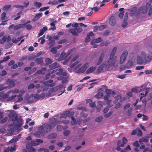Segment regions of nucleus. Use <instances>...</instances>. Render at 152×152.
<instances>
[{"label":"nucleus","mask_w":152,"mask_h":152,"mask_svg":"<svg viewBox=\"0 0 152 152\" xmlns=\"http://www.w3.org/2000/svg\"><path fill=\"white\" fill-rule=\"evenodd\" d=\"M51 122L52 124H53V125L54 126V127L56 126V124H61L62 123V122L57 120V119L55 118H54Z\"/></svg>","instance_id":"obj_18"},{"label":"nucleus","mask_w":152,"mask_h":152,"mask_svg":"<svg viewBox=\"0 0 152 152\" xmlns=\"http://www.w3.org/2000/svg\"><path fill=\"white\" fill-rule=\"evenodd\" d=\"M50 25L52 26V27L50 28L49 29L52 30V31L55 30L56 29V27L55 26V23L53 22H52L50 23Z\"/></svg>","instance_id":"obj_40"},{"label":"nucleus","mask_w":152,"mask_h":152,"mask_svg":"<svg viewBox=\"0 0 152 152\" xmlns=\"http://www.w3.org/2000/svg\"><path fill=\"white\" fill-rule=\"evenodd\" d=\"M147 95L145 94L141 93L140 95V100H141L144 97H145Z\"/></svg>","instance_id":"obj_63"},{"label":"nucleus","mask_w":152,"mask_h":152,"mask_svg":"<svg viewBox=\"0 0 152 152\" xmlns=\"http://www.w3.org/2000/svg\"><path fill=\"white\" fill-rule=\"evenodd\" d=\"M34 5L36 7L40 8L42 6V4L41 2H36L34 3Z\"/></svg>","instance_id":"obj_38"},{"label":"nucleus","mask_w":152,"mask_h":152,"mask_svg":"<svg viewBox=\"0 0 152 152\" xmlns=\"http://www.w3.org/2000/svg\"><path fill=\"white\" fill-rule=\"evenodd\" d=\"M148 141V140L145 138H142L140 139L139 140L140 142H147Z\"/></svg>","instance_id":"obj_49"},{"label":"nucleus","mask_w":152,"mask_h":152,"mask_svg":"<svg viewBox=\"0 0 152 152\" xmlns=\"http://www.w3.org/2000/svg\"><path fill=\"white\" fill-rule=\"evenodd\" d=\"M95 67L91 66L88 69L86 72V74H88L89 73L92 72L96 69Z\"/></svg>","instance_id":"obj_17"},{"label":"nucleus","mask_w":152,"mask_h":152,"mask_svg":"<svg viewBox=\"0 0 152 152\" xmlns=\"http://www.w3.org/2000/svg\"><path fill=\"white\" fill-rule=\"evenodd\" d=\"M90 9H91V10L94 11L95 12L98 11L100 9L99 8L97 7L96 6L95 7L92 8H91Z\"/></svg>","instance_id":"obj_44"},{"label":"nucleus","mask_w":152,"mask_h":152,"mask_svg":"<svg viewBox=\"0 0 152 152\" xmlns=\"http://www.w3.org/2000/svg\"><path fill=\"white\" fill-rule=\"evenodd\" d=\"M9 117L11 118V120L12 121H14L17 119V116L15 113L11 112L8 114Z\"/></svg>","instance_id":"obj_8"},{"label":"nucleus","mask_w":152,"mask_h":152,"mask_svg":"<svg viewBox=\"0 0 152 152\" xmlns=\"http://www.w3.org/2000/svg\"><path fill=\"white\" fill-rule=\"evenodd\" d=\"M56 73V75L58 76H60L62 75V72L63 70L61 69H58Z\"/></svg>","instance_id":"obj_41"},{"label":"nucleus","mask_w":152,"mask_h":152,"mask_svg":"<svg viewBox=\"0 0 152 152\" xmlns=\"http://www.w3.org/2000/svg\"><path fill=\"white\" fill-rule=\"evenodd\" d=\"M112 113V111H110L108 113L104 115V116L106 118H108L110 116Z\"/></svg>","instance_id":"obj_58"},{"label":"nucleus","mask_w":152,"mask_h":152,"mask_svg":"<svg viewBox=\"0 0 152 152\" xmlns=\"http://www.w3.org/2000/svg\"><path fill=\"white\" fill-rule=\"evenodd\" d=\"M99 30L102 31L106 27V26L104 25H102L99 26Z\"/></svg>","instance_id":"obj_46"},{"label":"nucleus","mask_w":152,"mask_h":152,"mask_svg":"<svg viewBox=\"0 0 152 152\" xmlns=\"http://www.w3.org/2000/svg\"><path fill=\"white\" fill-rule=\"evenodd\" d=\"M136 130L137 131V135L138 137H141L142 135V132L141 130L138 127L136 128Z\"/></svg>","instance_id":"obj_36"},{"label":"nucleus","mask_w":152,"mask_h":152,"mask_svg":"<svg viewBox=\"0 0 152 152\" xmlns=\"http://www.w3.org/2000/svg\"><path fill=\"white\" fill-rule=\"evenodd\" d=\"M18 140V139L17 138H13V139H12L11 140L9 141V142L10 143H15Z\"/></svg>","instance_id":"obj_61"},{"label":"nucleus","mask_w":152,"mask_h":152,"mask_svg":"<svg viewBox=\"0 0 152 152\" xmlns=\"http://www.w3.org/2000/svg\"><path fill=\"white\" fill-rule=\"evenodd\" d=\"M54 128V126L50 122L48 124H44V126H40L38 128V130H41L44 133H45L50 132L52 129Z\"/></svg>","instance_id":"obj_3"},{"label":"nucleus","mask_w":152,"mask_h":152,"mask_svg":"<svg viewBox=\"0 0 152 152\" xmlns=\"http://www.w3.org/2000/svg\"><path fill=\"white\" fill-rule=\"evenodd\" d=\"M7 82L9 83V87L10 88H12L15 86V83L12 80L9 79L7 80Z\"/></svg>","instance_id":"obj_30"},{"label":"nucleus","mask_w":152,"mask_h":152,"mask_svg":"<svg viewBox=\"0 0 152 152\" xmlns=\"http://www.w3.org/2000/svg\"><path fill=\"white\" fill-rule=\"evenodd\" d=\"M117 145L121 147H123L124 146V144H123L121 140H119L117 142Z\"/></svg>","instance_id":"obj_57"},{"label":"nucleus","mask_w":152,"mask_h":152,"mask_svg":"<svg viewBox=\"0 0 152 152\" xmlns=\"http://www.w3.org/2000/svg\"><path fill=\"white\" fill-rule=\"evenodd\" d=\"M138 10V12L141 11L143 14H146L148 10V15H151L152 13V0H150L147 2L145 6L140 7Z\"/></svg>","instance_id":"obj_1"},{"label":"nucleus","mask_w":152,"mask_h":152,"mask_svg":"<svg viewBox=\"0 0 152 152\" xmlns=\"http://www.w3.org/2000/svg\"><path fill=\"white\" fill-rule=\"evenodd\" d=\"M65 115L66 116L70 117L73 116L74 114V112L73 111L70 112V111H66L65 112Z\"/></svg>","instance_id":"obj_24"},{"label":"nucleus","mask_w":152,"mask_h":152,"mask_svg":"<svg viewBox=\"0 0 152 152\" xmlns=\"http://www.w3.org/2000/svg\"><path fill=\"white\" fill-rule=\"evenodd\" d=\"M143 62V60L142 58L138 56L137 58V62L138 64H142Z\"/></svg>","instance_id":"obj_25"},{"label":"nucleus","mask_w":152,"mask_h":152,"mask_svg":"<svg viewBox=\"0 0 152 152\" xmlns=\"http://www.w3.org/2000/svg\"><path fill=\"white\" fill-rule=\"evenodd\" d=\"M133 145L136 147H138L140 146V145L138 141H136L134 142L133 144Z\"/></svg>","instance_id":"obj_51"},{"label":"nucleus","mask_w":152,"mask_h":152,"mask_svg":"<svg viewBox=\"0 0 152 152\" xmlns=\"http://www.w3.org/2000/svg\"><path fill=\"white\" fill-rule=\"evenodd\" d=\"M132 107H130L127 112V115L128 117H130L132 114Z\"/></svg>","instance_id":"obj_39"},{"label":"nucleus","mask_w":152,"mask_h":152,"mask_svg":"<svg viewBox=\"0 0 152 152\" xmlns=\"http://www.w3.org/2000/svg\"><path fill=\"white\" fill-rule=\"evenodd\" d=\"M67 41V40L66 39H64L58 41V44H61L65 43Z\"/></svg>","instance_id":"obj_56"},{"label":"nucleus","mask_w":152,"mask_h":152,"mask_svg":"<svg viewBox=\"0 0 152 152\" xmlns=\"http://www.w3.org/2000/svg\"><path fill=\"white\" fill-rule=\"evenodd\" d=\"M22 123H19L18 124H16L15 126V127L17 128V129H19L22 126Z\"/></svg>","instance_id":"obj_59"},{"label":"nucleus","mask_w":152,"mask_h":152,"mask_svg":"<svg viewBox=\"0 0 152 152\" xmlns=\"http://www.w3.org/2000/svg\"><path fill=\"white\" fill-rule=\"evenodd\" d=\"M87 63L84 64L81 67L76 71L77 73H83L87 68Z\"/></svg>","instance_id":"obj_6"},{"label":"nucleus","mask_w":152,"mask_h":152,"mask_svg":"<svg viewBox=\"0 0 152 152\" xmlns=\"http://www.w3.org/2000/svg\"><path fill=\"white\" fill-rule=\"evenodd\" d=\"M58 67V64L57 62H55L49 66V67L50 68V70L54 69Z\"/></svg>","instance_id":"obj_13"},{"label":"nucleus","mask_w":152,"mask_h":152,"mask_svg":"<svg viewBox=\"0 0 152 152\" xmlns=\"http://www.w3.org/2000/svg\"><path fill=\"white\" fill-rule=\"evenodd\" d=\"M57 51V49L55 47L52 48L51 50V52H52L53 54H56Z\"/></svg>","instance_id":"obj_52"},{"label":"nucleus","mask_w":152,"mask_h":152,"mask_svg":"<svg viewBox=\"0 0 152 152\" xmlns=\"http://www.w3.org/2000/svg\"><path fill=\"white\" fill-rule=\"evenodd\" d=\"M53 82V81L52 80H48L46 81L45 82L43 83V84L47 86H50L52 87L53 86V84L49 83H52Z\"/></svg>","instance_id":"obj_14"},{"label":"nucleus","mask_w":152,"mask_h":152,"mask_svg":"<svg viewBox=\"0 0 152 152\" xmlns=\"http://www.w3.org/2000/svg\"><path fill=\"white\" fill-rule=\"evenodd\" d=\"M25 26L26 28L28 30L31 29L32 28V25L29 24H27Z\"/></svg>","instance_id":"obj_48"},{"label":"nucleus","mask_w":152,"mask_h":152,"mask_svg":"<svg viewBox=\"0 0 152 152\" xmlns=\"http://www.w3.org/2000/svg\"><path fill=\"white\" fill-rule=\"evenodd\" d=\"M53 91L54 92H57L58 90L61 91V92L60 94H59V95H61L64 91V85L61 84L59 85V86H57L53 88Z\"/></svg>","instance_id":"obj_4"},{"label":"nucleus","mask_w":152,"mask_h":152,"mask_svg":"<svg viewBox=\"0 0 152 152\" xmlns=\"http://www.w3.org/2000/svg\"><path fill=\"white\" fill-rule=\"evenodd\" d=\"M117 48L115 47L112 50L111 54L109 58L107 60V62L109 64V66L111 67L112 66H115V64L116 61V56H114L116 51Z\"/></svg>","instance_id":"obj_2"},{"label":"nucleus","mask_w":152,"mask_h":152,"mask_svg":"<svg viewBox=\"0 0 152 152\" xmlns=\"http://www.w3.org/2000/svg\"><path fill=\"white\" fill-rule=\"evenodd\" d=\"M39 131L34 133V135L37 137H40L41 136L44 135V132L41 130H38Z\"/></svg>","instance_id":"obj_10"},{"label":"nucleus","mask_w":152,"mask_h":152,"mask_svg":"<svg viewBox=\"0 0 152 152\" xmlns=\"http://www.w3.org/2000/svg\"><path fill=\"white\" fill-rule=\"evenodd\" d=\"M42 15V13H38L36 14L35 18H39Z\"/></svg>","instance_id":"obj_62"},{"label":"nucleus","mask_w":152,"mask_h":152,"mask_svg":"<svg viewBox=\"0 0 152 152\" xmlns=\"http://www.w3.org/2000/svg\"><path fill=\"white\" fill-rule=\"evenodd\" d=\"M105 65L104 64H102L100 66H99L98 69H97V71L98 73H99L101 72L103 69Z\"/></svg>","instance_id":"obj_27"},{"label":"nucleus","mask_w":152,"mask_h":152,"mask_svg":"<svg viewBox=\"0 0 152 152\" xmlns=\"http://www.w3.org/2000/svg\"><path fill=\"white\" fill-rule=\"evenodd\" d=\"M133 64L132 62L130 61H128L126 63L125 66L128 68H130L131 66H133Z\"/></svg>","instance_id":"obj_31"},{"label":"nucleus","mask_w":152,"mask_h":152,"mask_svg":"<svg viewBox=\"0 0 152 152\" xmlns=\"http://www.w3.org/2000/svg\"><path fill=\"white\" fill-rule=\"evenodd\" d=\"M45 62L46 64L48 65L51 64L53 62V61L50 58H47L45 60Z\"/></svg>","instance_id":"obj_32"},{"label":"nucleus","mask_w":152,"mask_h":152,"mask_svg":"<svg viewBox=\"0 0 152 152\" xmlns=\"http://www.w3.org/2000/svg\"><path fill=\"white\" fill-rule=\"evenodd\" d=\"M8 118L7 117H5L3 119L0 121L1 124H3L5 123L7 120Z\"/></svg>","instance_id":"obj_50"},{"label":"nucleus","mask_w":152,"mask_h":152,"mask_svg":"<svg viewBox=\"0 0 152 152\" xmlns=\"http://www.w3.org/2000/svg\"><path fill=\"white\" fill-rule=\"evenodd\" d=\"M72 49L71 50L70 52L68 53L67 54L64 53V52H63L62 53L60 57H59V59H60L61 60H64L72 52Z\"/></svg>","instance_id":"obj_7"},{"label":"nucleus","mask_w":152,"mask_h":152,"mask_svg":"<svg viewBox=\"0 0 152 152\" xmlns=\"http://www.w3.org/2000/svg\"><path fill=\"white\" fill-rule=\"evenodd\" d=\"M147 86V84L145 83L142 85L140 87H138V92H141L142 91L145 89Z\"/></svg>","instance_id":"obj_22"},{"label":"nucleus","mask_w":152,"mask_h":152,"mask_svg":"<svg viewBox=\"0 0 152 152\" xmlns=\"http://www.w3.org/2000/svg\"><path fill=\"white\" fill-rule=\"evenodd\" d=\"M36 70L37 68L36 67L32 69L29 71L28 72L29 74L30 75L36 71Z\"/></svg>","instance_id":"obj_47"},{"label":"nucleus","mask_w":152,"mask_h":152,"mask_svg":"<svg viewBox=\"0 0 152 152\" xmlns=\"http://www.w3.org/2000/svg\"><path fill=\"white\" fill-rule=\"evenodd\" d=\"M16 145H13L10 146V152H14L16 150Z\"/></svg>","instance_id":"obj_37"},{"label":"nucleus","mask_w":152,"mask_h":152,"mask_svg":"<svg viewBox=\"0 0 152 152\" xmlns=\"http://www.w3.org/2000/svg\"><path fill=\"white\" fill-rule=\"evenodd\" d=\"M102 119V116H99L96 118L95 119V121L98 122H100Z\"/></svg>","instance_id":"obj_45"},{"label":"nucleus","mask_w":152,"mask_h":152,"mask_svg":"<svg viewBox=\"0 0 152 152\" xmlns=\"http://www.w3.org/2000/svg\"><path fill=\"white\" fill-rule=\"evenodd\" d=\"M104 56V53H102L100 56L99 58L96 63V64L97 65H99L102 62V60L103 59V58Z\"/></svg>","instance_id":"obj_12"},{"label":"nucleus","mask_w":152,"mask_h":152,"mask_svg":"<svg viewBox=\"0 0 152 152\" xmlns=\"http://www.w3.org/2000/svg\"><path fill=\"white\" fill-rule=\"evenodd\" d=\"M124 11L120 12L118 14V16L120 18L122 19L124 16Z\"/></svg>","instance_id":"obj_64"},{"label":"nucleus","mask_w":152,"mask_h":152,"mask_svg":"<svg viewBox=\"0 0 152 152\" xmlns=\"http://www.w3.org/2000/svg\"><path fill=\"white\" fill-rule=\"evenodd\" d=\"M47 29V26H45L42 29H40V32L38 34L39 36H40L42 35Z\"/></svg>","instance_id":"obj_16"},{"label":"nucleus","mask_w":152,"mask_h":152,"mask_svg":"<svg viewBox=\"0 0 152 152\" xmlns=\"http://www.w3.org/2000/svg\"><path fill=\"white\" fill-rule=\"evenodd\" d=\"M102 102H98L97 103V104L96 108L98 112H99L100 110V108L102 107Z\"/></svg>","instance_id":"obj_23"},{"label":"nucleus","mask_w":152,"mask_h":152,"mask_svg":"<svg viewBox=\"0 0 152 152\" xmlns=\"http://www.w3.org/2000/svg\"><path fill=\"white\" fill-rule=\"evenodd\" d=\"M128 54L127 50H125L123 53L120 57V64H122L125 61Z\"/></svg>","instance_id":"obj_5"},{"label":"nucleus","mask_w":152,"mask_h":152,"mask_svg":"<svg viewBox=\"0 0 152 152\" xmlns=\"http://www.w3.org/2000/svg\"><path fill=\"white\" fill-rule=\"evenodd\" d=\"M106 94L108 95H114L115 94V92L113 91H112L111 89H106L105 90Z\"/></svg>","instance_id":"obj_19"},{"label":"nucleus","mask_w":152,"mask_h":152,"mask_svg":"<svg viewBox=\"0 0 152 152\" xmlns=\"http://www.w3.org/2000/svg\"><path fill=\"white\" fill-rule=\"evenodd\" d=\"M137 9L136 7H134L131 9L130 12V15L131 16H133L135 14V12L137 11Z\"/></svg>","instance_id":"obj_28"},{"label":"nucleus","mask_w":152,"mask_h":152,"mask_svg":"<svg viewBox=\"0 0 152 152\" xmlns=\"http://www.w3.org/2000/svg\"><path fill=\"white\" fill-rule=\"evenodd\" d=\"M46 68L45 67H43L41 69L38 70L37 72V73L38 74H43L44 73V72H44L46 71Z\"/></svg>","instance_id":"obj_35"},{"label":"nucleus","mask_w":152,"mask_h":152,"mask_svg":"<svg viewBox=\"0 0 152 152\" xmlns=\"http://www.w3.org/2000/svg\"><path fill=\"white\" fill-rule=\"evenodd\" d=\"M57 137V134L55 133H52L49 134L48 136L49 139H52L56 138Z\"/></svg>","instance_id":"obj_21"},{"label":"nucleus","mask_w":152,"mask_h":152,"mask_svg":"<svg viewBox=\"0 0 152 152\" xmlns=\"http://www.w3.org/2000/svg\"><path fill=\"white\" fill-rule=\"evenodd\" d=\"M7 36L6 35H5L3 36L2 39L0 40V44H3L5 42L7 41Z\"/></svg>","instance_id":"obj_33"},{"label":"nucleus","mask_w":152,"mask_h":152,"mask_svg":"<svg viewBox=\"0 0 152 152\" xmlns=\"http://www.w3.org/2000/svg\"><path fill=\"white\" fill-rule=\"evenodd\" d=\"M70 132L69 130H65L63 132V134L65 136H68L70 133Z\"/></svg>","instance_id":"obj_43"},{"label":"nucleus","mask_w":152,"mask_h":152,"mask_svg":"<svg viewBox=\"0 0 152 152\" xmlns=\"http://www.w3.org/2000/svg\"><path fill=\"white\" fill-rule=\"evenodd\" d=\"M128 18V16H127L125 18L124 20L123 23L122 25V26L123 28L125 27L127 25V20Z\"/></svg>","instance_id":"obj_29"},{"label":"nucleus","mask_w":152,"mask_h":152,"mask_svg":"<svg viewBox=\"0 0 152 152\" xmlns=\"http://www.w3.org/2000/svg\"><path fill=\"white\" fill-rule=\"evenodd\" d=\"M109 24L112 26H114L115 24L116 21L113 16L110 17L109 19Z\"/></svg>","instance_id":"obj_11"},{"label":"nucleus","mask_w":152,"mask_h":152,"mask_svg":"<svg viewBox=\"0 0 152 152\" xmlns=\"http://www.w3.org/2000/svg\"><path fill=\"white\" fill-rule=\"evenodd\" d=\"M13 45V44L12 43H9L8 44L6 45L5 46V48L6 49H8L10 48V47H12Z\"/></svg>","instance_id":"obj_54"},{"label":"nucleus","mask_w":152,"mask_h":152,"mask_svg":"<svg viewBox=\"0 0 152 152\" xmlns=\"http://www.w3.org/2000/svg\"><path fill=\"white\" fill-rule=\"evenodd\" d=\"M34 61L35 62H36L38 64H41L43 62V58H35L34 59Z\"/></svg>","instance_id":"obj_26"},{"label":"nucleus","mask_w":152,"mask_h":152,"mask_svg":"<svg viewBox=\"0 0 152 152\" xmlns=\"http://www.w3.org/2000/svg\"><path fill=\"white\" fill-rule=\"evenodd\" d=\"M35 142H37L36 145H38L39 143H42L43 142V141L42 140H41L40 139H37L36 140Z\"/></svg>","instance_id":"obj_53"},{"label":"nucleus","mask_w":152,"mask_h":152,"mask_svg":"<svg viewBox=\"0 0 152 152\" xmlns=\"http://www.w3.org/2000/svg\"><path fill=\"white\" fill-rule=\"evenodd\" d=\"M33 96L30 95L28 98L27 100L29 102L32 103L34 101V100L33 99Z\"/></svg>","instance_id":"obj_42"},{"label":"nucleus","mask_w":152,"mask_h":152,"mask_svg":"<svg viewBox=\"0 0 152 152\" xmlns=\"http://www.w3.org/2000/svg\"><path fill=\"white\" fill-rule=\"evenodd\" d=\"M24 27H25L24 24H18L14 26V30H17Z\"/></svg>","instance_id":"obj_20"},{"label":"nucleus","mask_w":152,"mask_h":152,"mask_svg":"<svg viewBox=\"0 0 152 152\" xmlns=\"http://www.w3.org/2000/svg\"><path fill=\"white\" fill-rule=\"evenodd\" d=\"M141 54V55L144 58L145 61L147 62L150 60L151 59L149 58L148 55L146 54L144 52H142Z\"/></svg>","instance_id":"obj_9"},{"label":"nucleus","mask_w":152,"mask_h":152,"mask_svg":"<svg viewBox=\"0 0 152 152\" xmlns=\"http://www.w3.org/2000/svg\"><path fill=\"white\" fill-rule=\"evenodd\" d=\"M103 96V94L102 93L99 92L97 93L95 95V97L97 99L102 98Z\"/></svg>","instance_id":"obj_34"},{"label":"nucleus","mask_w":152,"mask_h":152,"mask_svg":"<svg viewBox=\"0 0 152 152\" xmlns=\"http://www.w3.org/2000/svg\"><path fill=\"white\" fill-rule=\"evenodd\" d=\"M69 32L74 36H78V34L77 32L76 28L71 29L69 30Z\"/></svg>","instance_id":"obj_15"},{"label":"nucleus","mask_w":152,"mask_h":152,"mask_svg":"<svg viewBox=\"0 0 152 152\" xmlns=\"http://www.w3.org/2000/svg\"><path fill=\"white\" fill-rule=\"evenodd\" d=\"M63 126L61 125H58L57 126V129L58 131H60L63 129Z\"/></svg>","instance_id":"obj_60"},{"label":"nucleus","mask_w":152,"mask_h":152,"mask_svg":"<svg viewBox=\"0 0 152 152\" xmlns=\"http://www.w3.org/2000/svg\"><path fill=\"white\" fill-rule=\"evenodd\" d=\"M102 41L101 38L99 37L94 40V42L96 43H99Z\"/></svg>","instance_id":"obj_55"}]
</instances>
